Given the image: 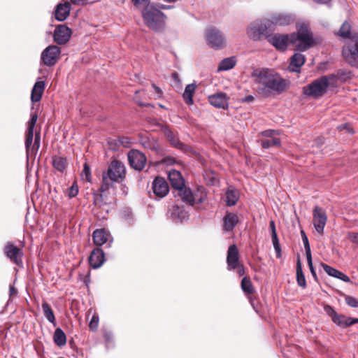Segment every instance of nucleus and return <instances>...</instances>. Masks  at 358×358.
Masks as SVG:
<instances>
[{"label": "nucleus", "mask_w": 358, "mask_h": 358, "mask_svg": "<svg viewBox=\"0 0 358 358\" xmlns=\"http://www.w3.org/2000/svg\"><path fill=\"white\" fill-rule=\"evenodd\" d=\"M42 309L44 313L45 318L48 320L49 322L52 324L55 327L56 326L55 322V316L53 310H52L50 306L46 302L43 301L42 303Z\"/></svg>", "instance_id": "nucleus-33"}, {"label": "nucleus", "mask_w": 358, "mask_h": 358, "mask_svg": "<svg viewBox=\"0 0 358 358\" xmlns=\"http://www.w3.org/2000/svg\"><path fill=\"white\" fill-rule=\"evenodd\" d=\"M314 43L313 35L307 24H299L297 31L291 34V44L295 45L296 51L304 52Z\"/></svg>", "instance_id": "nucleus-6"}, {"label": "nucleus", "mask_w": 358, "mask_h": 358, "mask_svg": "<svg viewBox=\"0 0 358 358\" xmlns=\"http://www.w3.org/2000/svg\"><path fill=\"white\" fill-rule=\"evenodd\" d=\"M164 1L168 3H174V2L177 1L178 0H164Z\"/></svg>", "instance_id": "nucleus-64"}, {"label": "nucleus", "mask_w": 358, "mask_h": 358, "mask_svg": "<svg viewBox=\"0 0 358 358\" xmlns=\"http://www.w3.org/2000/svg\"><path fill=\"white\" fill-rule=\"evenodd\" d=\"M38 120L36 113H31L30 120L28 122V128L26 134L25 148L27 155L30 153L36 154L40 148L41 135L36 133L35 135L34 142H33L34 129Z\"/></svg>", "instance_id": "nucleus-7"}, {"label": "nucleus", "mask_w": 358, "mask_h": 358, "mask_svg": "<svg viewBox=\"0 0 358 358\" xmlns=\"http://www.w3.org/2000/svg\"><path fill=\"white\" fill-rule=\"evenodd\" d=\"M348 319H350V317L337 314L332 321L339 327H348L350 326V324H348L350 322Z\"/></svg>", "instance_id": "nucleus-39"}, {"label": "nucleus", "mask_w": 358, "mask_h": 358, "mask_svg": "<svg viewBox=\"0 0 358 358\" xmlns=\"http://www.w3.org/2000/svg\"><path fill=\"white\" fill-rule=\"evenodd\" d=\"M206 40L208 45L215 50L225 46V38L222 33L215 27H209L206 31Z\"/></svg>", "instance_id": "nucleus-9"}, {"label": "nucleus", "mask_w": 358, "mask_h": 358, "mask_svg": "<svg viewBox=\"0 0 358 358\" xmlns=\"http://www.w3.org/2000/svg\"><path fill=\"white\" fill-rule=\"evenodd\" d=\"M172 78H173V79L176 82H177V83H180V78H179V76H178V75L176 73H173L172 74Z\"/></svg>", "instance_id": "nucleus-63"}, {"label": "nucleus", "mask_w": 358, "mask_h": 358, "mask_svg": "<svg viewBox=\"0 0 358 358\" xmlns=\"http://www.w3.org/2000/svg\"><path fill=\"white\" fill-rule=\"evenodd\" d=\"M236 63L235 57H227L222 59L218 66V71H229L234 67Z\"/></svg>", "instance_id": "nucleus-31"}, {"label": "nucleus", "mask_w": 358, "mask_h": 358, "mask_svg": "<svg viewBox=\"0 0 358 358\" xmlns=\"http://www.w3.org/2000/svg\"><path fill=\"white\" fill-rule=\"evenodd\" d=\"M227 269L229 271L235 270L238 267L239 257L238 250L236 245H231L229 247L227 256Z\"/></svg>", "instance_id": "nucleus-18"}, {"label": "nucleus", "mask_w": 358, "mask_h": 358, "mask_svg": "<svg viewBox=\"0 0 358 358\" xmlns=\"http://www.w3.org/2000/svg\"><path fill=\"white\" fill-rule=\"evenodd\" d=\"M236 269L238 270V274L239 276H242L245 273L244 267L243 265L240 264H238V267H237Z\"/></svg>", "instance_id": "nucleus-58"}, {"label": "nucleus", "mask_w": 358, "mask_h": 358, "mask_svg": "<svg viewBox=\"0 0 358 358\" xmlns=\"http://www.w3.org/2000/svg\"><path fill=\"white\" fill-rule=\"evenodd\" d=\"M178 190L181 200L189 206H193L196 201H198L199 203H201L203 201V196L197 198L196 196L193 194L192 190L185 186L181 187V189H178Z\"/></svg>", "instance_id": "nucleus-19"}, {"label": "nucleus", "mask_w": 358, "mask_h": 358, "mask_svg": "<svg viewBox=\"0 0 358 358\" xmlns=\"http://www.w3.org/2000/svg\"><path fill=\"white\" fill-rule=\"evenodd\" d=\"M268 41L278 50L285 51L287 48V45L289 43L291 44V34H275L273 36H269L268 38Z\"/></svg>", "instance_id": "nucleus-14"}, {"label": "nucleus", "mask_w": 358, "mask_h": 358, "mask_svg": "<svg viewBox=\"0 0 358 358\" xmlns=\"http://www.w3.org/2000/svg\"><path fill=\"white\" fill-rule=\"evenodd\" d=\"M279 134L277 130L268 129L262 132L264 138L260 140V143L264 148H270L271 147H278L280 145V140L276 136Z\"/></svg>", "instance_id": "nucleus-13"}, {"label": "nucleus", "mask_w": 358, "mask_h": 358, "mask_svg": "<svg viewBox=\"0 0 358 358\" xmlns=\"http://www.w3.org/2000/svg\"><path fill=\"white\" fill-rule=\"evenodd\" d=\"M306 259H307V263H308V266L309 267V269L310 271V273H311L313 277L314 278V279L315 280H317V276L315 270V268L313 267V265L312 256L311 255L306 256Z\"/></svg>", "instance_id": "nucleus-46"}, {"label": "nucleus", "mask_w": 358, "mask_h": 358, "mask_svg": "<svg viewBox=\"0 0 358 358\" xmlns=\"http://www.w3.org/2000/svg\"><path fill=\"white\" fill-rule=\"evenodd\" d=\"M196 85L191 83L185 87V91L182 94V99L187 105H192L194 103L193 95L196 91Z\"/></svg>", "instance_id": "nucleus-30"}, {"label": "nucleus", "mask_w": 358, "mask_h": 358, "mask_svg": "<svg viewBox=\"0 0 358 358\" xmlns=\"http://www.w3.org/2000/svg\"><path fill=\"white\" fill-rule=\"evenodd\" d=\"M104 262L105 258L103 251L99 248L94 249L89 257L90 266L94 269L98 268L102 266Z\"/></svg>", "instance_id": "nucleus-23"}, {"label": "nucleus", "mask_w": 358, "mask_h": 358, "mask_svg": "<svg viewBox=\"0 0 358 358\" xmlns=\"http://www.w3.org/2000/svg\"><path fill=\"white\" fill-rule=\"evenodd\" d=\"M81 177L83 178V179H85L87 182L91 181V171L90 166L87 164H85L84 165L83 170L81 173Z\"/></svg>", "instance_id": "nucleus-42"}, {"label": "nucleus", "mask_w": 358, "mask_h": 358, "mask_svg": "<svg viewBox=\"0 0 358 358\" xmlns=\"http://www.w3.org/2000/svg\"><path fill=\"white\" fill-rule=\"evenodd\" d=\"M128 160L132 168L141 171L145 166L146 157L137 150H131L128 152Z\"/></svg>", "instance_id": "nucleus-15"}, {"label": "nucleus", "mask_w": 358, "mask_h": 358, "mask_svg": "<svg viewBox=\"0 0 358 358\" xmlns=\"http://www.w3.org/2000/svg\"><path fill=\"white\" fill-rule=\"evenodd\" d=\"M238 222L239 218L236 213L227 212L223 217V230L226 232H232Z\"/></svg>", "instance_id": "nucleus-25"}, {"label": "nucleus", "mask_w": 358, "mask_h": 358, "mask_svg": "<svg viewBox=\"0 0 358 358\" xmlns=\"http://www.w3.org/2000/svg\"><path fill=\"white\" fill-rule=\"evenodd\" d=\"M72 31L66 24L58 25L54 31V41L60 45L66 43L71 36Z\"/></svg>", "instance_id": "nucleus-16"}, {"label": "nucleus", "mask_w": 358, "mask_h": 358, "mask_svg": "<svg viewBox=\"0 0 358 358\" xmlns=\"http://www.w3.org/2000/svg\"><path fill=\"white\" fill-rule=\"evenodd\" d=\"M241 288L246 294H252L254 292V287L251 280L247 277H244L241 280Z\"/></svg>", "instance_id": "nucleus-40"}, {"label": "nucleus", "mask_w": 358, "mask_h": 358, "mask_svg": "<svg viewBox=\"0 0 358 358\" xmlns=\"http://www.w3.org/2000/svg\"><path fill=\"white\" fill-rule=\"evenodd\" d=\"M270 229H271V236H277V233H276V230H275V222L273 220H271L270 222Z\"/></svg>", "instance_id": "nucleus-54"}, {"label": "nucleus", "mask_w": 358, "mask_h": 358, "mask_svg": "<svg viewBox=\"0 0 358 358\" xmlns=\"http://www.w3.org/2000/svg\"><path fill=\"white\" fill-rule=\"evenodd\" d=\"M152 87L154 88L155 92L159 95V96H161V94H162V90L157 87L156 85L155 84H152Z\"/></svg>", "instance_id": "nucleus-61"}, {"label": "nucleus", "mask_w": 358, "mask_h": 358, "mask_svg": "<svg viewBox=\"0 0 358 358\" xmlns=\"http://www.w3.org/2000/svg\"><path fill=\"white\" fill-rule=\"evenodd\" d=\"M348 320L350 321L348 323L350 324V326L355 324H358V318H352L350 317V319H348Z\"/></svg>", "instance_id": "nucleus-62"}, {"label": "nucleus", "mask_w": 358, "mask_h": 358, "mask_svg": "<svg viewBox=\"0 0 358 358\" xmlns=\"http://www.w3.org/2000/svg\"><path fill=\"white\" fill-rule=\"evenodd\" d=\"M157 8L160 10H169V9H172L173 8V6H170V5H164V4H162V3H156V4H154Z\"/></svg>", "instance_id": "nucleus-52"}, {"label": "nucleus", "mask_w": 358, "mask_h": 358, "mask_svg": "<svg viewBox=\"0 0 358 358\" xmlns=\"http://www.w3.org/2000/svg\"><path fill=\"white\" fill-rule=\"evenodd\" d=\"M271 238H272V243H273L274 249H275V250L276 252V257L278 258H279L280 257V255H281V254H280L281 249H280V243H279V241H278V236H272Z\"/></svg>", "instance_id": "nucleus-44"}, {"label": "nucleus", "mask_w": 358, "mask_h": 358, "mask_svg": "<svg viewBox=\"0 0 358 358\" xmlns=\"http://www.w3.org/2000/svg\"><path fill=\"white\" fill-rule=\"evenodd\" d=\"M321 266L323 268V269L324 270V271L330 276H333L334 275V273H336V271H337V269L326 264H324V263H322L321 264Z\"/></svg>", "instance_id": "nucleus-49"}, {"label": "nucleus", "mask_w": 358, "mask_h": 358, "mask_svg": "<svg viewBox=\"0 0 358 358\" xmlns=\"http://www.w3.org/2000/svg\"><path fill=\"white\" fill-rule=\"evenodd\" d=\"M345 301H346L347 304L351 307H353V308L358 307V300L353 296H346Z\"/></svg>", "instance_id": "nucleus-47"}, {"label": "nucleus", "mask_w": 358, "mask_h": 358, "mask_svg": "<svg viewBox=\"0 0 358 358\" xmlns=\"http://www.w3.org/2000/svg\"><path fill=\"white\" fill-rule=\"evenodd\" d=\"M254 101V96L252 95H248L245 96L243 99V102H252Z\"/></svg>", "instance_id": "nucleus-59"}, {"label": "nucleus", "mask_w": 358, "mask_h": 358, "mask_svg": "<svg viewBox=\"0 0 358 358\" xmlns=\"http://www.w3.org/2000/svg\"><path fill=\"white\" fill-rule=\"evenodd\" d=\"M268 22L256 20L248 26L247 34L254 41L261 40L263 36L268 38L269 36L268 34Z\"/></svg>", "instance_id": "nucleus-8"}, {"label": "nucleus", "mask_w": 358, "mask_h": 358, "mask_svg": "<svg viewBox=\"0 0 358 358\" xmlns=\"http://www.w3.org/2000/svg\"><path fill=\"white\" fill-rule=\"evenodd\" d=\"M327 215L325 210L316 206L313 210V224L316 231L322 235L324 234V229L327 224Z\"/></svg>", "instance_id": "nucleus-12"}, {"label": "nucleus", "mask_w": 358, "mask_h": 358, "mask_svg": "<svg viewBox=\"0 0 358 358\" xmlns=\"http://www.w3.org/2000/svg\"><path fill=\"white\" fill-rule=\"evenodd\" d=\"M131 1L135 6H138L143 3H146L148 1V0H131Z\"/></svg>", "instance_id": "nucleus-60"}, {"label": "nucleus", "mask_w": 358, "mask_h": 358, "mask_svg": "<svg viewBox=\"0 0 358 358\" xmlns=\"http://www.w3.org/2000/svg\"><path fill=\"white\" fill-rule=\"evenodd\" d=\"M55 343L59 346H64L66 343V336L64 331L60 328H57L53 335Z\"/></svg>", "instance_id": "nucleus-34"}, {"label": "nucleus", "mask_w": 358, "mask_h": 358, "mask_svg": "<svg viewBox=\"0 0 358 358\" xmlns=\"http://www.w3.org/2000/svg\"><path fill=\"white\" fill-rule=\"evenodd\" d=\"M338 34L343 38H348L352 41L355 42L354 44L344 46L342 53L348 64L351 66H357L358 64L356 59V57H358V35L357 34L351 33V26L348 22H344L343 23Z\"/></svg>", "instance_id": "nucleus-2"}, {"label": "nucleus", "mask_w": 358, "mask_h": 358, "mask_svg": "<svg viewBox=\"0 0 358 358\" xmlns=\"http://www.w3.org/2000/svg\"><path fill=\"white\" fill-rule=\"evenodd\" d=\"M88 0H71V2L73 4L83 6L87 3Z\"/></svg>", "instance_id": "nucleus-55"}, {"label": "nucleus", "mask_w": 358, "mask_h": 358, "mask_svg": "<svg viewBox=\"0 0 358 358\" xmlns=\"http://www.w3.org/2000/svg\"><path fill=\"white\" fill-rule=\"evenodd\" d=\"M324 312L331 317V320H333L335 316L338 314L334 309L329 305H325L324 306Z\"/></svg>", "instance_id": "nucleus-48"}, {"label": "nucleus", "mask_w": 358, "mask_h": 358, "mask_svg": "<svg viewBox=\"0 0 358 358\" xmlns=\"http://www.w3.org/2000/svg\"><path fill=\"white\" fill-rule=\"evenodd\" d=\"M45 84L43 80H38L35 83L31 93V100L34 103L38 102L42 97L45 90Z\"/></svg>", "instance_id": "nucleus-28"}, {"label": "nucleus", "mask_w": 358, "mask_h": 358, "mask_svg": "<svg viewBox=\"0 0 358 358\" xmlns=\"http://www.w3.org/2000/svg\"><path fill=\"white\" fill-rule=\"evenodd\" d=\"M294 17L292 15L285 13L275 14L271 17L268 24L278 26H286L292 23Z\"/></svg>", "instance_id": "nucleus-24"}, {"label": "nucleus", "mask_w": 358, "mask_h": 358, "mask_svg": "<svg viewBox=\"0 0 358 358\" xmlns=\"http://www.w3.org/2000/svg\"><path fill=\"white\" fill-rule=\"evenodd\" d=\"M145 24L155 31H162L165 28L166 15L154 4L148 3L142 10Z\"/></svg>", "instance_id": "nucleus-4"}, {"label": "nucleus", "mask_w": 358, "mask_h": 358, "mask_svg": "<svg viewBox=\"0 0 358 358\" xmlns=\"http://www.w3.org/2000/svg\"><path fill=\"white\" fill-rule=\"evenodd\" d=\"M103 337L107 348H113L115 346L114 335L111 331L107 329L103 330Z\"/></svg>", "instance_id": "nucleus-38"}, {"label": "nucleus", "mask_w": 358, "mask_h": 358, "mask_svg": "<svg viewBox=\"0 0 358 358\" xmlns=\"http://www.w3.org/2000/svg\"><path fill=\"white\" fill-rule=\"evenodd\" d=\"M296 281L299 287L305 289L306 287V280L302 271L301 264L299 259L296 264Z\"/></svg>", "instance_id": "nucleus-36"}, {"label": "nucleus", "mask_w": 358, "mask_h": 358, "mask_svg": "<svg viewBox=\"0 0 358 358\" xmlns=\"http://www.w3.org/2000/svg\"><path fill=\"white\" fill-rule=\"evenodd\" d=\"M118 141L119 143L123 146H127L130 143L129 139L127 137H120Z\"/></svg>", "instance_id": "nucleus-53"}, {"label": "nucleus", "mask_w": 358, "mask_h": 358, "mask_svg": "<svg viewBox=\"0 0 358 358\" xmlns=\"http://www.w3.org/2000/svg\"><path fill=\"white\" fill-rule=\"evenodd\" d=\"M171 217L173 220L181 221L186 217V212L182 208L174 206L171 211Z\"/></svg>", "instance_id": "nucleus-37"}, {"label": "nucleus", "mask_w": 358, "mask_h": 358, "mask_svg": "<svg viewBox=\"0 0 358 358\" xmlns=\"http://www.w3.org/2000/svg\"><path fill=\"white\" fill-rule=\"evenodd\" d=\"M163 132L172 145L180 150L183 149L185 145L180 141L178 138L169 127H164L163 129Z\"/></svg>", "instance_id": "nucleus-29"}, {"label": "nucleus", "mask_w": 358, "mask_h": 358, "mask_svg": "<svg viewBox=\"0 0 358 358\" xmlns=\"http://www.w3.org/2000/svg\"><path fill=\"white\" fill-rule=\"evenodd\" d=\"M60 53V48L55 45H49L42 52L41 62L47 66H52L57 63Z\"/></svg>", "instance_id": "nucleus-11"}, {"label": "nucleus", "mask_w": 358, "mask_h": 358, "mask_svg": "<svg viewBox=\"0 0 358 358\" xmlns=\"http://www.w3.org/2000/svg\"><path fill=\"white\" fill-rule=\"evenodd\" d=\"M93 241L96 245L101 246L108 242V247L113 241L110 234L104 229H96L92 235Z\"/></svg>", "instance_id": "nucleus-21"}, {"label": "nucleus", "mask_w": 358, "mask_h": 358, "mask_svg": "<svg viewBox=\"0 0 358 358\" xmlns=\"http://www.w3.org/2000/svg\"><path fill=\"white\" fill-rule=\"evenodd\" d=\"M17 294V290L13 285H10L9 287V295L10 296L16 295Z\"/></svg>", "instance_id": "nucleus-57"}, {"label": "nucleus", "mask_w": 358, "mask_h": 358, "mask_svg": "<svg viewBox=\"0 0 358 358\" xmlns=\"http://www.w3.org/2000/svg\"><path fill=\"white\" fill-rule=\"evenodd\" d=\"M168 178L173 188L178 189L185 186V180L178 171L175 169L170 170Z\"/></svg>", "instance_id": "nucleus-27"}, {"label": "nucleus", "mask_w": 358, "mask_h": 358, "mask_svg": "<svg viewBox=\"0 0 358 358\" xmlns=\"http://www.w3.org/2000/svg\"><path fill=\"white\" fill-rule=\"evenodd\" d=\"M252 77L256 83L261 85L258 90L262 94L268 95L273 92L280 93L286 88L285 80L268 69H256Z\"/></svg>", "instance_id": "nucleus-1"}, {"label": "nucleus", "mask_w": 358, "mask_h": 358, "mask_svg": "<svg viewBox=\"0 0 358 358\" xmlns=\"http://www.w3.org/2000/svg\"><path fill=\"white\" fill-rule=\"evenodd\" d=\"M99 318L97 315H94L89 323V327L92 331H96L98 329Z\"/></svg>", "instance_id": "nucleus-43"}, {"label": "nucleus", "mask_w": 358, "mask_h": 358, "mask_svg": "<svg viewBox=\"0 0 358 358\" xmlns=\"http://www.w3.org/2000/svg\"><path fill=\"white\" fill-rule=\"evenodd\" d=\"M332 277L340 279L345 282H350V278L348 275H346L345 273H343V272H341L338 270H337L336 271V273H334V275Z\"/></svg>", "instance_id": "nucleus-45"}, {"label": "nucleus", "mask_w": 358, "mask_h": 358, "mask_svg": "<svg viewBox=\"0 0 358 358\" xmlns=\"http://www.w3.org/2000/svg\"><path fill=\"white\" fill-rule=\"evenodd\" d=\"M338 75L340 76H344L346 78H349L351 77V72L350 71H341L338 72Z\"/></svg>", "instance_id": "nucleus-56"}, {"label": "nucleus", "mask_w": 358, "mask_h": 358, "mask_svg": "<svg viewBox=\"0 0 358 358\" xmlns=\"http://www.w3.org/2000/svg\"><path fill=\"white\" fill-rule=\"evenodd\" d=\"M78 194V185L73 184L71 187L68 189V195L69 197L73 198L77 196Z\"/></svg>", "instance_id": "nucleus-50"}, {"label": "nucleus", "mask_w": 358, "mask_h": 358, "mask_svg": "<svg viewBox=\"0 0 358 358\" xmlns=\"http://www.w3.org/2000/svg\"><path fill=\"white\" fill-rule=\"evenodd\" d=\"M228 99L229 98L224 92H217L208 96L210 103L217 108L227 109L229 105Z\"/></svg>", "instance_id": "nucleus-20"}, {"label": "nucleus", "mask_w": 358, "mask_h": 358, "mask_svg": "<svg viewBox=\"0 0 358 358\" xmlns=\"http://www.w3.org/2000/svg\"><path fill=\"white\" fill-rule=\"evenodd\" d=\"M301 234L302 241H303L305 251H306V255L310 256V255H311V251H310V248L308 237H307L306 233L304 232V231L301 230Z\"/></svg>", "instance_id": "nucleus-41"}, {"label": "nucleus", "mask_w": 358, "mask_h": 358, "mask_svg": "<svg viewBox=\"0 0 358 358\" xmlns=\"http://www.w3.org/2000/svg\"><path fill=\"white\" fill-rule=\"evenodd\" d=\"M238 199V192L232 187H229L226 192V204L227 206H234Z\"/></svg>", "instance_id": "nucleus-32"}, {"label": "nucleus", "mask_w": 358, "mask_h": 358, "mask_svg": "<svg viewBox=\"0 0 358 358\" xmlns=\"http://www.w3.org/2000/svg\"><path fill=\"white\" fill-rule=\"evenodd\" d=\"M52 166L57 171L62 173L67 166V160L59 156H54L52 157Z\"/></svg>", "instance_id": "nucleus-35"}, {"label": "nucleus", "mask_w": 358, "mask_h": 358, "mask_svg": "<svg viewBox=\"0 0 358 358\" xmlns=\"http://www.w3.org/2000/svg\"><path fill=\"white\" fill-rule=\"evenodd\" d=\"M152 191L159 199L164 197L169 191L167 182L163 178L157 177L152 182Z\"/></svg>", "instance_id": "nucleus-17"}, {"label": "nucleus", "mask_w": 358, "mask_h": 358, "mask_svg": "<svg viewBox=\"0 0 358 358\" xmlns=\"http://www.w3.org/2000/svg\"><path fill=\"white\" fill-rule=\"evenodd\" d=\"M336 76L330 74L321 76L303 87V93L307 96L319 99L324 96L330 86H335Z\"/></svg>", "instance_id": "nucleus-3"}, {"label": "nucleus", "mask_w": 358, "mask_h": 358, "mask_svg": "<svg viewBox=\"0 0 358 358\" xmlns=\"http://www.w3.org/2000/svg\"><path fill=\"white\" fill-rule=\"evenodd\" d=\"M6 257L14 264L22 267L24 252L22 248L15 246L13 243L8 242L3 249Z\"/></svg>", "instance_id": "nucleus-10"}, {"label": "nucleus", "mask_w": 358, "mask_h": 358, "mask_svg": "<svg viewBox=\"0 0 358 358\" xmlns=\"http://www.w3.org/2000/svg\"><path fill=\"white\" fill-rule=\"evenodd\" d=\"M299 52H296L290 58L289 70L292 72H300L301 66L306 62L305 56Z\"/></svg>", "instance_id": "nucleus-26"}, {"label": "nucleus", "mask_w": 358, "mask_h": 358, "mask_svg": "<svg viewBox=\"0 0 358 358\" xmlns=\"http://www.w3.org/2000/svg\"><path fill=\"white\" fill-rule=\"evenodd\" d=\"M125 176V166L117 160H113L110 164L107 171L102 175V184L100 189L102 192L112 187L113 182H120Z\"/></svg>", "instance_id": "nucleus-5"}, {"label": "nucleus", "mask_w": 358, "mask_h": 358, "mask_svg": "<svg viewBox=\"0 0 358 358\" xmlns=\"http://www.w3.org/2000/svg\"><path fill=\"white\" fill-rule=\"evenodd\" d=\"M71 11V3L69 1L58 3L55 10V17L57 21L63 22L69 15Z\"/></svg>", "instance_id": "nucleus-22"}, {"label": "nucleus", "mask_w": 358, "mask_h": 358, "mask_svg": "<svg viewBox=\"0 0 358 358\" xmlns=\"http://www.w3.org/2000/svg\"><path fill=\"white\" fill-rule=\"evenodd\" d=\"M348 238L351 242L358 245V233L350 232L348 234Z\"/></svg>", "instance_id": "nucleus-51"}]
</instances>
